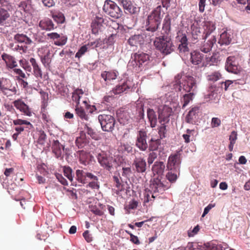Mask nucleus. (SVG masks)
I'll return each instance as SVG.
<instances>
[{"label": "nucleus", "mask_w": 250, "mask_h": 250, "mask_svg": "<svg viewBox=\"0 0 250 250\" xmlns=\"http://www.w3.org/2000/svg\"><path fill=\"white\" fill-rule=\"evenodd\" d=\"M103 9L108 15L115 19H118L123 15L121 8L113 1L106 0L104 1Z\"/></svg>", "instance_id": "nucleus-6"}, {"label": "nucleus", "mask_w": 250, "mask_h": 250, "mask_svg": "<svg viewBox=\"0 0 250 250\" xmlns=\"http://www.w3.org/2000/svg\"><path fill=\"white\" fill-rule=\"evenodd\" d=\"M180 150L172 153L168 157L167 167L168 170H173L179 172L182 162V156Z\"/></svg>", "instance_id": "nucleus-5"}, {"label": "nucleus", "mask_w": 250, "mask_h": 250, "mask_svg": "<svg viewBox=\"0 0 250 250\" xmlns=\"http://www.w3.org/2000/svg\"><path fill=\"white\" fill-rule=\"evenodd\" d=\"M146 137L147 134L146 131L144 130H141L138 131L135 145L140 150L145 151L148 147V145L146 140Z\"/></svg>", "instance_id": "nucleus-12"}, {"label": "nucleus", "mask_w": 250, "mask_h": 250, "mask_svg": "<svg viewBox=\"0 0 250 250\" xmlns=\"http://www.w3.org/2000/svg\"><path fill=\"white\" fill-rule=\"evenodd\" d=\"M224 83L225 85V90L226 91L227 90L228 87L231 85V87L232 88H236V85L237 84H239L240 83L239 82H237V80H234V81H231L229 80H228L226 81L224 83H222V84H223Z\"/></svg>", "instance_id": "nucleus-52"}, {"label": "nucleus", "mask_w": 250, "mask_h": 250, "mask_svg": "<svg viewBox=\"0 0 250 250\" xmlns=\"http://www.w3.org/2000/svg\"><path fill=\"white\" fill-rule=\"evenodd\" d=\"M149 61L148 54L138 52L132 55L130 60L128 63V67H132L136 71H139L140 68L146 65Z\"/></svg>", "instance_id": "nucleus-2"}, {"label": "nucleus", "mask_w": 250, "mask_h": 250, "mask_svg": "<svg viewBox=\"0 0 250 250\" xmlns=\"http://www.w3.org/2000/svg\"><path fill=\"white\" fill-rule=\"evenodd\" d=\"M96 157L101 166L106 170L111 172L116 167V159L105 152L101 151L97 154Z\"/></svg>", "instance_id": "nucleus-3"}, {"label": "nucleus", "mask_w": 250, "mask_h": 250, "mask_svg": "<svg viewBox=\"0 0 250 250\" xmlns=\"http://www.w3.org/2000/svg\"><path fill=\"white\" fill-rule=\"evenodd\" d=\"M14 106L24 115L31 116L32 112L29 106L26 104L21 100L18 99L13 102Z\"/></svg>", "instance_id": "nucleus-14"}, {"label": "nucleus", "mask_w": 250, "mask_h": 250, "mask_svg": "<svg viewBox=\"0 0 250 250\" xmlns=\"http://www.w3.org/2000/svg\"><path fill=\"white\" fill-rule=\"evenodd\" d=\"M156 48L164 55H168L174 51L175 46L170 38L162 36L156 38L154 42Z\"/></svg>", "instance_id": "nucleus-1"}, {"label": "nucleus", "mask_w": 250, "mask_h": 250, "mask_svg": "<svg viewBox=\"0 0 250 250\" xmlns=\"http://www.w3.org/2000/svg\"><path fill=\"white\" fill-rule=\"evenodd\" d=\"M63 173L65 177H66L71 182L73 181V177L72 176V170L69 167H63Z\"/></svg>", "instance_id": "nucleus-53"}, {"label": "nucleus", "mask_w": 250, "mask_h": 250, "mask_svg": "<svg viewBox=\"0 0 250 250\" xmlns=\"http://www.w3.org/2000/svg\"><path fill=\"white\" fill-rule=\"evenodd\" d=\"M203 58V54L198 51H194L190 53V61L193 64H199L201 62Z\"/></svg>", "instance_id": "nucleus-28"}, {"label": "nucleus", "mask_w": 250, "mask_h": 250, "mask_svg": "<svg viewBox=\"0 0 250 250\" xmlns=\"http://www.w3.org/2000/svg\"><path fill=\"white\" fill-rule=\"evenodd\" d=\"M13 124L15 125H26L29 126V127H27L29 129H30L31 128H33V125L30 123V122L22 119H17L13 121Z\"/></svg>", "instance_id": "nucleus-51"}, {"label": "nucleus", "mask_w": 250, "mask_h": 250, "mask_svg": "<svg viewBox=\"0 0 250 250\" xmlns=\"http://www.w3.org/2000/svg\"><path fill=\"white\" fill-rule=\"evenodd\" d=\"M205 29L204 30L207 37L210 35L216 28L215 23L212 21H206L204 24Z\"/></svg>", "instance_id": "nucleus-35"}, {"label": "nucleus", "mask_w": 250, "mask_h": 250, "mask_svg": "<svg viewBox=\"0 0 250 250\" xmlns=\"http://www.w3.org/2000/svg\"><path fill=\"white\" fill-rule=\"evenodd\" d=\"M79 102L75 107V112L76 115L83 121H88L89 119L88 114L85 111L84 107L79 105V100L80 97L79 96Z\"/></svg>", "instance_id": "nucleus-23"}, {"label": "nucleus", "mask_w": 250, "mask_h": 250, "mask_svg": "<svg viewBox=\"0 0 250 250\" xmlns=\"http://www.w3.org/2000/svg\"><path fill=\"white\" fill-rule=\"evenodd\" d=\"M104 22V20L103 17L96 16L91 24V27L93 28V30L94 28L96 29L99 28Z\"/></svg>", "instance_id": "nucleus-42"}, {"label": "nucleus", "mask_w": 250, "mask_h": 250, "mask_svg": "<svg viewBox=\"0 0 250 250\" xmlns=\"http://www.w3.org/2000/svg\"><path fill=\"white\" fill-rule=\"evenodd\" d=\"M21 65L23 68L27 71H30L31 67L30 66L29 63L26 62L25 60H21L20 61Z\"/></svg>", "instance_id": "nucleus-63"}, {"label": "nucleus", "mask_w": 250, "mask_h": 250, "mask_svg": "<svg viewBox=\"0 0 250 250\" xmlns=\"http://www.w3.org/2000/svg\"><path fill=\"white\" fill-rule=\"evenodd\" d=\"M9 17L10 14L6 10L0 8V25H3Z\"/></svg>", "instance_id": "nucleus-43"}, {"label": "nucleus", "mask_w": 250, "mask_h": 250, "mask_svg": "<svg viewBox=\"0 0 250 250\" xmlns=\"http://www.w3.org/2000/svg\"><path fill=\"white\" fill-rule=\"evenodd\" d=\"M11 87V83L9 79H0V90L3 92Z\"/></svg>", "instance_id": "nucleus-40"}, {"label": "nucleus", "mask_w": 250, "mask_h": 250, "mask_svg": "<svg viewBox=\"0 0 250 250\" xmlns=\"http://www.w3.org/2000/svg\"><path fill=\"white\" fill-rule=\"evenodd\" d=\"M180 43L179 44L178 49L180 53H185L189 51L188 46V38L185 34H182L178 36Z\"/></svg>", "instance_id": "nucleus-17"}, {"label": "nucleus", "mask_w": 250, "mask_h": 250, "mask_svg": "<svg viewBox=\"0 0 250 250\" xmlns=\"http://www.w3.org/2000/svg\"><path fill=\"white\" fill-rule=\"evenodd\" d=\"M89 45H84L82 46L75 55L76 58H80L88 50Z\"/></svg>", "instance_id": "nucleus-54"}, {"label": "nucleus", "mask_w": 250, "mask_h": 250, "mask_svg": "<svg viewBox=\"0 0 250 250\" xmlns=\"http://www.w3.org/2000/svg\"><path fill=\"white\" fill-rule=\"evenodd\" d=\"M103 78H116L119 76V72L116 70L104 71L101 74Z\"/></svg>", "instance_id": "nucleus-44"}, {"label": "nucleus", "mask_w": 250, "mask_h": 250, "mask_svg": "<svg viewBox=\"0 0 250 250\" xmlns=\"http://www.w3.org/2000/svg\"><path fill=\"white\" fill-rule=\"evenodd\" d=\"M160 24H158L154 20H149V17H147L146 21V30L151 32L156 31Z\"/></svg>", "instance_id": "nucleus-33"}, {"label": "nucleus", "mask_w": 250, "mask_h": 250, "mask_svg": "<svg viewBox=\"0 0 250 250\" xmlns=\"http://www.w3.org/2000/svg\"><path fill=\"white\" fill-rule=\"evenodd\" d=\"M2 58L5 61L7 66L13 68V72L18 75V76H16L17 78H19V77H21L23 78L25 77V74L21 69L15 68L17 66V63L13 57L4 54L2 55Z\"/></svg>", "instance_id": "nucleus-9"}, {"label": "nucleus", "mask_w": 250, "mask_h": 250, "mask_svg": "<svg viewBox=\"0 0 250 250\" xmlns=\"http://www.w3.org/2000/svg\"><path fill=\"white\" fill-rule=\"evenodd\" d=\"M54 83L60 92L62 93L65 92V83H64L62 80L59 79H55Z\"/></svg>", "instance_id": "nucleus-46"}, {"label": "nucleus", "mask_w": 250, "mask_h": 250, "mask_svg": "<svg viewBox=\"0 0 250 250\" xmlns=\"http://www.w3.org/2000/svg\"><path fill=\"white\" fill-rule=\"evenodd\" d=\"M201 246L199 244V243L196 242H188L185 248V250H195L196 249H198L199 247Z\"/></svg>", "instance_id": "nucleus-57"}, {"label": "nucleus", "mask_w": 250, "mask_h": 250, "mask_svg": "<svg viewBox=\"0 0 250 250\" xmlns=\"http://www.w3.org/2000/svg\"><path fill=\"white\" fill-rule=\"evenodd\" d=\"M200 111V108L198 106L192 107L188 112L187 117L186 121L190 124L195 123V119L198 116V114Z\"/></svg>", "instance_id": "nucleus-22"}, {"label": "nucleus", "mask_w": 250, "mask_h": 250, "mask_svg": "<svg viewBox=\"0 0 250 250\" xmlns=\"http://www.w3.org/2000/svg\"><path fill=\"white\" fill-rule=\"evenodd\" d=\"M232 34L231 31H224L221 34L218 43L221 45H229L231 42Z\"/></svg>", "instance_id": "nucleus-18"}, {"label": "nucleus", "mask_w": 250, "mask_h": 250, "mask_svg": "<svg viewBox=\"0 0 250 250\" xmlns=\"http://www.w3.org/2000/svg\"><path fill=\"white\" fill-rule=\"evenodd\" d=\"M86 173L83 170H77L76 175L77 180L82 184L88 183L87 179H86Z\"/></svg>", "instance_id": "nucleus-39"}, {"label": "nucleus", "mask_w": 250, "mask_h": 250, "mask_svg": "<svg viewBox=\"0 0 250 250\" xmlns=\"http://www.w3.org/2000/svg\"><path fill=\"white\" fill-rule=\"evenodd\" d=\"M52 17L58 23H62L65 21L63 14L61 12L53 13Z\"/></svg>", "instance_id": "nucleus-47"}, {"label": "nucleus", "mask_w": 250, "mask_h": 250, "mask_svg": "<svg viewBox=\"0 0 250 250\" xmlns=\"http://www.w3.org/2000/svg\"><path fill=\"white\" fill-rule=\"evenodd\" d=\"M225 68L227 71L235 74H243V71L238 65V58L231 56L227 58Z\"/></svg>", "instance_id": "nucleus-8"}, {"label": "nucleus", "mask_w": 250, "mask_h": 250, "mask_svg": "<svg viewBox=\"0 0 250 250\" xmlns=\"http://www.w3.org/2000/svg\"><path fill=\"white\" fill-rule=\"evenodd\" d=\"M237 139V134L235 131L231 132L229 135V140L230 141L229 145V149L230 151L233 150L234 145L235 144L236 141Z\"/></svg>", "instance_id": "nucleus-41"}, {"label": "nucleus", "mask_w": 250, "mask_h": 250, "mask_svg": "<svg viewBox=\"0 0 250 250\" xmlns=\"http://www.w3.org/2000/svg\"><path fill=\"white\" fill-rule=\"evenodd\" d=\"M90 211L96 215L102 216L104 214V211L96 206H92L90 207Z\"/></svg>", "instance_id": "nucleus-59"}, {"label": "nucleus", "mask_w": 250, "mask_h": 250, "mask_svg": "<svg viewBox=\"0 0 250 250\" xmlns=\"http://www.w3.org/2000/svg\"><path fill=\"white\" fill-rule=\"evenodd\" d=\"M191 34L193 43H196L201 40H205L207 38L205 31L194 24L191 26Z\"/></svg>", "instance_id": "nucleus-11"}, {"label": "nucleus", "mask_w": 250, "mask_h": 250, "mask_svg": "<svg viewBox=\"0 0 250 250\" xmlns=\"http://www.w3.org/2000/svg\"><path fill=\"white\" fill-rule=\"evenodd\" d=\"M149 188L151 192L159 196L168 189L170 185L166 181H162L158 177H156L150 180Z\"/></svg>", "instance_id": "nucleus-4"}, {"label": "nucleus", "mask_w": 250, "mask_h": 250, "mask_svg": "<svg viewBox=\"0 0 250 250\" xmlns=\"http://www.w3.org/2000/svg\"><path fill=\"white\" fill-rule=\"evenodd\" d=\"M133 169L138 173H144L146 169V163L144 158H136L132 164Z\"/></svg>", "instance_id": "nucleus-13"}, {"label": "nucleus", "mask_w": 250, "mask_h": 250, "mask_svg": "<svg viewBox=\"0 0 250 250\" xmlns=\"http://www.w3.org/2000/svg\"><path fill=\"white\" fill-rule=\"evenodd\" d=\"M207 61L209 65L217 64L218 62L220 61L219 56L217 54L213 55L210 58H207Z\"/></svg>", "instance_id": "nucleus-55"}, {"label": "nucleus", "mask_w": 250, "mask_h": 250, "mask_svg": "<svg viewBox=\"0 0 250 250\" xmlns=\"http://www.w3.org/2000/svg\"><path fill=\"white\" fill-rule=\"evenodd\" d=\"M14 39L20 43H24L26 44H30L32 43V40L23 34H17L14 36Z\"/></svg>", "instance_id": "nucleus-32"}, {"label": "nucleus", "mask_w": 250, "mask_h": 250, "mask_svg": "<svg viewBox=\"0 0 250 250\" xmlns=\"http://www.w3.org/2000/svg\"><path fill=\"white\" fill-rule=\"evenodd\" d=\"M169 172L167 174L166 177L167 179L171 183L175 182L177 179V173L174 172L173 170H168Z\"/></svg>", "instance_id": "nucleus-49"}, {"label": "nucleus", "mask_w": 250, "mask_h": 250, "mask_svg": "<svg viewBox=\"0 0 250 250\" xmlns=\"http://www.w3.org/2000/svg\"><path fill=\"white\" fill-rule=\"evenodd\" d=\"M118 2L129 13L135 14L137 12V8L132 5L130 0H119Z\"/></svg>", "instance_id": "nucleus-24"}, {"label": "nucleus", "mask_w": 250, "mask_h": 250, "mask_svg": "<svg viewBox=\"0 0 250 250\" xmlns=\"http://www.w3.org/2000/svg\"><path fill=\"white\" fill-rule=\"evenodd\" d=\"M165 165L163 162L156 161L152 167V171L153 174L162 175L164 172Z\"/></svg>", "instance_id": "nucleus-26"}, {"label": "nucleus", "mask_w": 250, "mask_h": 250, "mask_svg": "<svg viewBox=\"0 0 250 250\" xmlns=\"http://www.w3.org/2000/svg\"><path fill=\"white\" fill-rule=\"evenodd\" d=\"M113 181L116 184V187L118 188V191H121L123 190V185L121 182V178L117 176L114 175L113 177Z\"/></svg>", "instance_id": "nucleus-56"}, {"label": "nucleus", "mask_w": 250, "mask_h": 250, "mask_svg": "<svg viewBox=\"0 0 250 250\" xmlns=\"http://www.w3.org/2000/svg\"><path fill=\"white\" fill-rule=\"evenodd\" d=\"M39 26L42 29L46 31L54 30L56 28L53 21L49 19H46L43 21H41L40 22Z\"/></svg>", "instance_id": "nucleus-27"}, {"label": "nucleus", "mask_w": 250, "mask_h": 250, "mask_svg": "<svg viewBox=\"0 0 250 250\" xmlns=\"http://www.w3.org/2000/svg\"><path fill=\"white\" fill-rule=\"evenodd\" d=\"M216 42V39L214 36H213L210 39L201 47V51L206 53L209 52Z\"/></svg>", "instance_id": "nucleus-29"}, {"label": "nucleus", "mask_w": 250, "mask_h": 250, "mask_svg": "<svg viewBox=\"0 0 250 250\" xmlns=\"http://www.w3.org/2000/svg\"><path fill=\"white\" fill-rule=\"evenodd\" d=\"M87 141L86 138V135L84 133H82L80 136L77 137L75 140L76 145L78 148L83 147L87 144Z\"/></svg>", "instance_id": "nucleus-36"}, {"label": "nucleus", "mask_w": 250, "mask_h": 250, "mask_svg": "<svg viewBox=\"0 0 250 250\" xmlns=\"http://www.w3.org/2000/svg\"><path fill=\"white\" fill-rule=\"evenodd\" d=\"M157 197V195L151 191V189L150 188L146 189L144 193V203L146 204L149 202H152Z\"/></svg>", "instance_id": "nucleus-34"}, {"label": "nucleus", "mask_w": 250, "mask_h": 250, "mask_svg": "<svg viewBox=\"0 0 250 250\" xmlns=\"http://www.w3.org/2000/svg\"><path fill=\"white\" fill-rule=\"evenodd\" d=\"M157 155L156 153L152 152L149 154L147 158V163L149 165L152 164L156 159Z\"/></svg>", "instance_id": "nucleus-61"}, {"label": "nucleus", "mask_w": 250, "mask_h": 250, "mask_svg": "<svg viewBox=\"0 0 250 250\" xmlns=\"http://www.w3.org/2000/svg\"><path fill=\"white\" fill-rule=\"evenodd\" d=\"M67 37L66 36H60V40L55 42V44L58 46H62L66 44Z\"/></svg>", "instance_id": "nucleus-58"}, {"label": "nucleus", "mask_w": 250, "mask_h": 250, "mask_svg": "<svg viewBox=\"0 0 250 250\" xmlns=\"http://www.w3.org/2000/svg\"><path fill=\"white\" fill-rule=\"evenodd\" d=\"M171 31V19L168 15H167L163 21L162 31L163 34L168 35Z\"/></svg>", "instance_id": "nucleus-30"}, {"label": "nucleus", "mask_w": 250, "mask_h": 250, "mask_svg": "<svg viewBox=\"0 0 250 250\" xmlns=\"http://www.w3.org/2000/svg\"><path fill=\"white\" fill-rule=\"evenodd\" d=\"M200 228L198 225L195 226L192 230H189L188 234L189 237H193L194 235L196 234L199 231Z\"/></svg>", "instance_id": "nucleus-64"}, {"label": "nucleus", "mask_w": 250, "mask_h": 250, "mask_svg": "<svg viewBox=\"0 0 250 250\" xmlns=\"http://www.w3.org/2000/svg\"><path fill=\"white\" fill-rule=\"evenodd\" d=\"M98 120L103 131L111 132L114 129L116 121L113 116L107 114H100L98 116Z\"/></svg>", "instance_id": "nucleus-7"}, {"label": "nucleus", "mask_w": 250, "mask_h": 250, "mask_svg": "<svg viewBox=\"0 0 250 250\" xmlns=\"http://www.w3.org/2000/svg\"><path fill=\"white\" fill-rule=\"evenodd\" d=\"M29 61H30V63L31 64V65L33 66V71H34L35 76L36 77H41L42 78V71L41 70V69L39 68V65L36 61V60L33 58H30Z\"/></svg>", "instance_id": "nucleus-37"}, {"label": "nucleus", "mask_w": 250, "mask_h": 250, "mask_svg": "<svg viewBox=\"0 0 250 250\" xmlns=\"http://www.w3.org/2000/svg\"><path fill=\"white\" fill-rule=\"evenodd\" d=\"M192 132H194V130H190L188 129L187 130V134L183 135V137L186 143H188L190 142V137Z\"/></svg>", "instance_id": "nucleus-60"}, {"label": "nucleus", "mask_w": 250, "mask_h": 250, "mask_svg": "<svg viewBox=\"0 0 250 250\" xmlns=\"http://www.w3.org/2000/svg\"><path fill=\"white\" fill-rule=\"evenodd\" d=\"M221 123L220 119L216 117H213L211 119V126L212 127H216L220 125Z\"/></svg>", "instance_id": "nucleus-62"}, {"label": "nucleus", "mask_w": 250, "mask_h": 250, "mask_svg": "<svg viewBox=\"0 0 250 250\" xmlns=\"http://www.w3.org/2000/svg\"><path fill=\"white\" fill-rule=\"evenodd\" d=\"M161 124V125L159 128L158 133L160 139H162L166 137V134L167 132V126L166 125L167 123H162Z\"/></svg>", "instance_id": "nucleus-50"}, {"label": "nucleus", "mask_w": 250, "mask_h": 250, "mask_svg": "<svg viewBox=\"0 0 250 250\" xmlns=\"http://www.w3.org/2000/svg\"><path fill=\"white\" fill-rule=\"evenodd\" d=\"M130 83L131 79H127L122 85L116 86L111 91L114 95L120 94L131 87Z\"/></svg>", "instance_id": "nucleus-21"}, {"label": "nucleus", "mask_w": 250, "mask_h": 250, "mask_svg": "<svg viewBox=\"0 0 250 250\" xmlns=\"http://www.w3.org/2000/svg\"><path fill=\"white\" fill-rule=\"evenodd\" d=\"M148 147L150 151H154L157 150L161 146V139H154L152 138L148 142Z\"/></svg>", "instance_id": "nucleus-38"}, {"label": "nucleus", "mask_w": 250, "mask_h": 250, "mask_svg": "<svg viewBox=\"0 0 250 250\" xmlns=\"http://www.w3.org/2000/svg\"><path fill=\"white\" fill-rule=\"evenodd\" d=\"M194 95L193 92H190L188 94H185L183 98V102L184 103L182 108H185L193 99V96Z\"/></svg>", "instance_id": "nucleus-48"}, {"label": "nucleus", "mask_w": 250, "mask_h": 250, "mask_svg": "<svg viewBox=\"0 0 250 250\" xmlns=\"http://www.w3.org/2000/svg\"><path fill=\"white\" fill-rule=\"evenodd\" d=\"M147 115L151 126L155 127L157 123V118L155 111L152 109L149 108L147 111Z\"/></svg>", "instance_id": "nucleus-31"}, {"label": "nucleus", "mask_w": 250, "mask_h": 250, "mask_svg": "<svg viewBox=\"0 0 250 250\" xmlns=\"http://www.w3.org/2000/svg\"><path fill=\"white\" fill-rule=\"evenodd\" d=\"M41 116L42 119L44 124H47L51 123V119L44 107H42L41 109Z\"/></svg>", "instance_id": "nucleus-45"}, {"label": "nucleus", "mask_w": 250, "mask_h": 250, "mask_svg": "<svg viewBox=\"0 0 250 250\" xmlns=\"http://www.w3.org/2000/svg\"><path fill=\"white\" fill-rule=\"evenodd\" d=\"M144 38L142 34H135L131 36L127 40L128 44L131 47H137L144 43Z\"/></svg>", "instance_id": "nucleus-15"}, {"label": "nucleus", "mask_w": 250, "mask_h": 250, "mask_svg": "<svg viewBox=\"0 0 250 250\" xmlns=\"http://www.w3.org/2000/svg\"><path fill=\"white\" fill-rule=\"evenodd\" d=\"M164 14V13L162 11L161 6L159 5L152 11L148 17H149L150 21H155L158 24L161 23Z\"/></svg>", "instance_id": "nucleus-16"}, {"label": "nucleus", "mask_w": 250, "mask_h": 250, "mask_svg": "<svg viewBox=\"0 0 250 250\" xmlns=\"http://www.w3.org/2000/svg\"><path fill=\"white\" fill-rule=\"evenodd\" d=\"M52 149V152L57 158L62 157L64 147L60 143L59 141H53Z\"/></svg>", "instance_id": "nucleus-20"}, {"label": "nucleus", "mask_w": 250, "mask_h": 250, "mask_svg": "<svg viewBox=\"0 0 250 250\" xmlns=\"http://www.w3.org/2000/svg\"><path fill=\"white\" fill-rule=\"evenodd\" d=\"M172 113V109L167 105H161L158 107V120L160 123H168L169 117Z\"/></svg>", "instance_id": "nucleus-10"}, {"label": "nucleus", "mask_w": 250, "mask_h": 250, "mask_svg": "<svg viewBox=\"0 0 250 250\" xmlns=\"http://www.w3.org/2000/svg\"><path fill=\"white\" fill-rule=\"evenodd\" d=\"M183 87L184 90L187 92H190L195 91L196 89V84L193 79L185 80L182 83Z\"/></svg>", "instance_id": "nucleus-25"}, {"label": "nucleus", "mask_w": 250, "mask_h": 250, "mask_svg": "<svg viewBox=\"0 0 250 250\" xmlns=\"http://www.w3.org/2000/svg\"><path fill=\"white\" fill-rule=\"evenodd\" d=\"M206 248L207 250H223L227 249L229 246L226 243H223L222 244H218L217 243V241H212L207 244H205Z\"/></svg>", "instance_id": "nucleus-19"}]
</instances>
